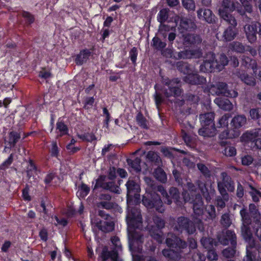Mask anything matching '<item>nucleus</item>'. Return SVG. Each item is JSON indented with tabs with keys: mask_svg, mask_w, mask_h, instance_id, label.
I'll list each match as a JSON object with an SVG mask.
<instances>
[{
	"mask_svg": "<svg viewBox=\"0 0 261 261\" xmlns=\"http://www.w3.org/2000/svg\"><path fill=\"white\" fill-rule=\"evenodd\" d=\"M197 228L200 231L204 230L203 223L200 219L192 221L185 216H180L177 218L174 229L180 233L185 232L189 235L195 233Z\"/></svg>",
	"mask_w": 261,
	"mask_h": 261,
	"instance_id": "1",
	"label": "nucleus"
},
{
	"mask_svg": "<svg viewBox=\"0 0 261 261\" xmlns=\"http://www.w3.org/2000/svg\"><path fill=\"white\" fill-rule=\"evenodd\" d=\"M202 127L198 130V134L204 137H212L216 134L217 129L214 123L215 113L208 112L200 115Z\"/></svg>",
	"mask_w": 261,
	"mask_h": 261,
	"instance_id": "2",
	"label": "nucleus"
},
{
	"mask_svg": "<svg viewBox=\"0 0 261 261\" xmlns=\"http://www.w3.org/2000/svg\"><path fill=\"white\" fill-rule=\"evenodd\" d=\"M142 203L148 209L155 210L159 213H163L165 210L160 196L153 191H146L143 195Z\"/></svg>",
	"mask_w": 261,
	"mask_h": 261,
	"instance_id": "3",
	"label": "nucleus"
},
{
	"mask_svg": "<svg viewBox=\"0 0 261 261\" xmlns=\"http://www.w3.org/2000/svg\"><path fill=\"white\" fill-rule=\"evenodd\" d=\"M220 17L229 25L223 32L222 40L225 42L231 41L234 39L239 34V30L237 28V20L233 16H228L226 13L223 11L220 12Z\"/></svg>",
	"mask_w": 261,
	"mask_h": 261,
	"instance_id": "4",
	"label": "nucleus"
},
{
	"mask_svg": "<svg viewBox=\"0 0 261 261\" xmlns=\"http://www.w3.org/2000/svg\"><path fill=\"white\" fill-rule=\"evenodd\" d=\"M158 191L161 193L165 204L170 205L174 202L177 206H180L182 205L183 203L181 200L180 193L177 188L172 187L167 192L163 186H159Z\"/></svg>",
	"mask_w": 261,
	"mask_h": 261,
	"instance_id": "5",
	"label": "nucleus"
},
{
	"mask_svg": "<svg viewBox=\"0 0 261 261\" xmlns=\"http://www.w3.org/2000/svg\"><path fill=\"white\" fill-rule=\"evenodd\" d=\"M208 92L213 95H222L230 98H235L238 95L236 90L229 89L227 84L222 82H217L215 85H211Z\"/></svg>",
	"mask_w": 261,
	"mask_h": 261,
	"instance_id": "6",
	"label": "nucleus"
},
{
	"mask_svg": "<svg viewBox=\"0 0 261 261\" xmlns=\"http://www.w3.org/2000/svg\"><path fill=\"white\" fill-rule=\"evenodd\" d=\"M180 82V80L177 78L166 80L164 81V85L167 87H164L163 89V93L165 97L169 98L171 96L175 97L180 96L183 90L179 85Z\"/></svg>",
	"mask_w": 261,
	"mask_h": 261,
	"instance_id": "7",
	"label": "nucleus"
},
{
	"mask_svg": "<svg viewBox=\"0 0 261 261\" xmlns=\"http://www.w3.org/2000/svg\"><path fill=\"white\" fill-rule=\"evenodd\" d=\"M185 203L189 202L193 204V209L196 215H200L203 213V202L200 194L190 195L187 191L182 193Z\"/></svg>",
	"mask_w": 261,
	"mask_h": 261,
	"instance_id": "8",
	"label": "nucleus"
},
{
	"mask_svg": "<svg viewBox=\"0 0 261 261\" xmlns=\"http://www.w3.org/2000/svg\"><path fill=\"white\" fill-rule=\"evenodd\" d=\"M236 10L242 16L243 19L246 18L247 21L250 19L245 14V12L243 10L242 6L239 3L237 2L234 3L231 0H223L222 8H220L219 10V15L220 16V12L223 11L225 12L228 16H232L230 14V12Z\"/></svg>",
	"mask_w": 261,
	"mask_h": 261,
	"instance_id": "9",
	"label": "nucleus"
},
{
	"mask_svg": "<svg viewBox=\"0 0 261 261\" xmlns=\"http://www.w3.org/2000/svg\"><path fill=\"white\" fill-rule=\"evenodd\" d=\"M173 21L181 34L186 31L194 30L196 28L195 23L192 19L186 17L176 15L173 17Z\"/></svg>",
	"mask_w": 261,
	"mask_h": 261,
	"instance_id": "10",
	"label": "nucleus"
},
{
	"mask_svg": "<svg viewBox=\"0 0 261 261\" xmlns=\"http://www.w3.org/2000/svg\"><path fill=\"white\" fill-rule=\"evenodd\" d=\"M245 35L248 42L251 44L257 40V34L261 35V21H253L244 27Z\"/></svg>",
	"mask_w": 261,
	"mask_h": 261,
	"instance_id": "11",
	"label": "nucleus"
},
{
	"mask_svg": "<svg viewBox=\"0 0 261 261\" xmlns=\"http://www.w3.org/2000/svg\"><path fill=\"white\" fill-rule=\"evenodd\" d=\"M241 139L248 144L252 150L259 149L261 150V138L259 137L258 130L247 132L243 134Z\"/></svg>",
	"mask_w": 261,
	"mask_h": 261,
	"instance_id": "12",
	"label": "nucleus"
},
{
	"mask_svg": "<svg viewBox=\"0 0 261 261\" xmlns=\"http://www.w3.org/2000/svg\"><path fill=\"white\" fill-rule=\"evenodd\" d=\"M22 132L21 128L17 130L11 129L9 130L7 137L5 139V143L7 145L4 148L5 152H7V149L15 147L17 143L21 140Z\"/></svg>",
	"mask_w": 261,
	"mask_h": 261,
	"instance_id": "13",
	"label": "nucleus"
},
{
	"mask_svg": "<svg viewBox=\"0 0 261 261\" xmlns=\"http://www.w3.org/2000/svg\"><path fill=\"white\" fill-rule=\"evenodd\" d=\"M187 188L188 190L191 193H196L197 189H198L203 198H204L207 202H209L211 200V197L208 192V189L206 187L205 183L200 180H197L196 181V185L192 182H187ZM192 194H191L192 195Z\"/></svg>",
	"mask_w": 261,
	"mask_h": 261,
	"instance_id": "14",
	"label": "nucleus"
},
{
	"mask_svg": "<svg viewBox=\"0 0 261 261\" xmlns=\"http://www.w3.org/2000/svg\"><path fill=\"white\" fill-rule=\"evenodd\" d=\"M166 244L170 248L174 249L176 251L186 248L187 243L174 234H169L166 239Z\"/></svg>",
	"mask_w": 261,
	"mask_h": 261,
	"instance_id": "15",
	"label": "nucleus"
},
{
	"mask_svg": "<svg viewBox=\"0 0 261 261\" xmlns=\"http://www.w3.org/2000/svg\"><path fill=\"white\" fill-rule=\"evenodd\" d=\"M210 59L203 61L200 66V71L202 72L209 73L218 72L217 65H218L217 59H216L215 55L214 53L210 54Z\"/></svg>",
	"mask_w": 261,
	"mask_h": 261,
	"instance_id": "16",
	"label": "nucleus"
},
{
	"mask_svg": "<svg viewBox=\"0 0 261 261\" xmlns=\"http://www.w3.org/2000/svg\"><path fill=\"white\" fill-rule=\"evenodd\" d=\"M201 56L202 53L199 49H184L180 51L175 52L173 54V58L175 60L199 58Z\"/></svg>",
	"mask_w": 261,
	"mask_h": 261,
	"instance_id": "17",
	"label": "nucleus"
},
{
	"mask_svg": "<svg viewBox=\"0 0 261 261\" xmlns=\"http://www.w3.org/2000/svg\"><path fill=\"white\" fill-rule=\"evenodd\" d=\"M197 14L200 20L204 21L209 24H214L216 22L217 17L212 11L209 9L199 8L197 11Z\"/></svg>",
	"mask_w": 261,
	"mask_h": 261,
	"instance_id": "18",
	"label": "nucleus"
},
{
	"mask_svg": "<svg viewBox=\"0 0 261 261\" xmlns=\"http://www.w3.org/2000/svg\"><path fill=\"white\" fill-rule=\"evenodd\" d=\"M119 253L115 249L112 248L109 250L108 247L105 246L102 249L100 257L101 261H108V259H110L111 261H118Z\"/></svg>",
	"mask_w": 261,
	"mask_h": 261,
	"instance_id": "19",
	"label": "nucleus"
},
{
	"mask_svg": "<svg viewBox=\"0 0 261 261\" xmlns=\"http://www.w3.org/2000/svg\"><path fill=\"white\" fill-rule=\"evenodd\" d=\"M125 186L127 190V199L140 195L139 193L141 191L140 186L135 180L129 178Z\"/></svg>",
	"mask_w": 261,
	"mask_h": 261,
	"instance_id": "20",
	"label": "nucleus"
},
{
	"mask_svg": "<svg viewBox=\"0 0 261 261\" xmlns=\"http://www.w3.org/2000/svg\"><path fill=\"white\" fill-rule=\"evenodd\" d=\"M183 80L186 83L193 85H203L206 81L205 77L197 73H193V71L186 75Z\"/></svg>",
	"mask_w": 261,
	"mask_h": 261,
	"instance_id": "21",
	"label": "nucleus"
},
{
	"mask_svg": "<svg viewBox=\"0 0 261 261\" xmlns=\"http://www.w3.org/2000/svg\"><path fill=\"white\" fill-rule=\"evenodd\" d=\"M218 239L221 244L226 245L230 243L232 246H237V236L232 230H227L225 235L223 237L219 238Z\"/></svg>",
	"mask_w": 261,
	"mask_h": 261,
	"instance_id": "22",
	"label": "nucleus"
},
{
	"mask_svg": "<svg viewBox=\"0 0 261 261\" xmlns=\"http://www.w3.org/2000/svg\"><path fill=\"white\" fill-rule=\"evenodd\" d=\"M169 10L168 8H163L160 10L157 15V20L160 23L161 31L164 30L165 31H169V27L165 24L169 18Z\"/></svg>",
	"mask_w": 261,
	"mask_h": 261,
	"instance_id": "23",
	"label": "nucleus"
},
{
	"mask_svg": "<svg viewBox=\"0 0 261 261\" xmlns=\"http://www.w3.org/2000/svg\"><path fill=\"white\" fill-rule=\"evenodd\" d=\"M202 39L200 35L195 34H187L184 36V44L190 47L197 46L201 44Z\"/></svg>",
	"mask_w": 261,
	"mask_h": 261,
	"instance_id": "24",
	"label": "nucleus"
},
{
	"mask_svg": "<svg viewBox=\"0 0 261 261\" xmlns=\"http://www.w3.org/2000/svg\"><path fill=\"white\" fill-rule=\"evenodd\" d=\"M92 52L89 49L85 48L80 50L75 58V63L78 66L82 65L86 63L91 56Z\"/></svg>",
	"mask_w": 261,
	"mask_h": 261,
	"instance_id": "25",
	"label": "nucleus"
},
{
	"mask_svg": "<svg viewBox=\"0 0 261 261\" xmlns=\"http://www.w3.org/2000/svg\"><path fill=\"white\" fill-rule=\"evenodd\" d=\"M96 226L101 231L108 233L112 231L114 229L115 224L110 219L109 220H100L97 222Z\"/></svg>",
	"mask_w": 261,
	"mask_h": 261,
	"instance_id": "26",
	"label": "nucleus"
},
{
	"mask_svg": "<svg viewBox=\"0 0 261 261\" xmlns=\"http://www.w3.org/2000/svg\"><path fill=\"white\" fill-rule=\"evenodd\" d=\"M246 122V118L244 115L236 116L231 121V128L233 130L240 131L239 128L242 127Z\"/></svg>",
	"mask_w": 261,
	"mask_h": 261,
	"instance_id": "27",
	"label": "nucleus"
},
{
	"mask_svg": "<svg viewBox=\"0 0 261 261\" xmlns=\"http://www.w3.org/2000/svg\"><path fill=\"white\" fill-rule=\"evenodd\" d=\"M220 145L224 147L222 150V153L226 156L232 157L236 155L237 150L234 147L232 146L227 141H221L219 143Z\"/></svg>",
	"mask_w": 261,
	"mask_h": 261,
	"instance_id": "28",
	"label": "nucleus"
},
{
	"mask_svg": "<svg viewBox=\"0 0 261 261\" xmlns=\"http://www.w3.org/2000/svg\"><path fill=\"white\" fill-rule=\"evenodd\" d=\"M240 135V131L233 130L231 128L230 129L227 128L220 134L219 138L220 140H222L221 141H226L225 140L227 139L237 138Z\"/></svg>",
	"mask_w": 261,
	"mask_h": 261,
	"instance_id": "29",
	"label": "nucleus"
},
{
	"mask_svg": "<svg viewBox=\"0 0 261 261\" xmlns=\"http://www.w3.org/2000/svg\"><path fill=\"white\" fill-rule=\"evenodd\" d=\"M242 65L248 69H251L253 73H256L258 70V65L256 61L248 57L242 59Z\"/></svg>",
	"mask_w": 261,
	"mask_h": 261,
	"instance_id": "30",
	"label": "nucleus"
},
{
	"mask_svg": "<svg viewBox=\"0 0 261 261\" xmlns=\"http://www.w3.org/2000/svg\"><path fill=\"white\" fill-rule=\"evenodd\" d=\"M241 234L246 242H253V235L251 230L250 225L242 224Z\"/></svg>",
	"mask_w": 261,
	"mask_h": 261,
	"instance_id": "31",
	"label": "nucleus"
},
{
	"mask_svg": "<svg viewBox=\"0 0 261 261\" xmlns=\"http://www.w3.org/2000/svg\"><path fill=\"white\" fill-rule=\"evenodd\" d=\"M215 103L221 109L225 111H230L232 109V105L230 100L224 98H217Z\"/></svg>",
	"mask_w": 261,
	"mask_h": 261,
	"instance_id": "32",
	"label": "nucleus"
},
{
	"mask_svg": "<svg viewBox=\"0 0 261 261\" xmlns=\"http://www.w3.org/2000/svg\"><path fill=\"white\" fill-rule=\"evenodd\" d=\"M176 67L179 71L183 73L186 75H188L193 71L191 65L187 62L184 61L177 62L176 63Z\"/></svg>",
	"mask_w": 261,
	"mask_h": 261,
	"instance_id": "33",
	"label": "nucleus"
},
{
	"mask_svg": "<svg viewBox=\"0 0 261 261\" xmlns=\"http://www.w3.org/2000/svg\"><path fill=\"white\" fill-rule=\"evenodd\" d=\"M126 220L128 227L130 229H136L138 228L140 225L142 223V218L141 215H138L136 218H126Z\"/></svg>",
	"mask_w": 261,
	"mask_h": 261,
	"instance_id": "34",
	"label": "nucleus"
},
{
	"mask_svg": "<svg viewBox=\"0 0 261 261\" xmlns=\"http://www.w3.org/2000/svg\"><path fill=\"white\" fill-rule=\"evenodd\" d=\"M249 212L252 214V216H253V222H254L255 224L257 225V226H258V225H260V215L254 204L251 203L249 204Z\"/></svg>",
	"mask_w": 261,
	"mask_h": 261,
	"instance_id": "35",
	"label": "nucleus"
},
{
	"mask_svg": "<svg viewBox=\"0 0 261 261\" xmlns=\"http://www.w3.org/2000/svg\"><path fill=\"white\" fill-rule=\"evenodd\" d=\"M240 214L242 224L250 225L252 222H253L252 214L248 211L246 208L243 207L240 212Z\"/></svg>",
	"mask_w": 261,
	"mask_h": 261,
	"instance_id": "36",
	"label": "nucleus"
},
{
	"mask_svg": "<svg viewBox=\"0 0 261 261\" xmlns=\"http://www.w3.org/2000/svg\"><path fill=\"white\" fill-rule=\"evenodd\" d=\"M222 182L226 185L225 186L229 192H233L234 190V182L231 180V177L227 175L225 172H222L221 174Z\"/></svg>",
	"mask_w": 261,
	"mask_h": 261,
	"instance_id": "37",
	"label": "nucleus"
},
{
	"mask_svg": "<svg viewBox=\"0 0 261 261\" xmlns=\"http://www.w3.org/2000/svg\"><path fill=\"white\" fill-rule=\"evenodd\" d=\"M126 162L130 168L133 169L136 172L141 171V160L139 157H136L134 159H127Z\"/></svg>",
	"mask_w": 261,
	"mask_h": 261,
	"instance_id": "38",
	"label": "nucleus"
},
{
	"mask_svg": "<svg viewBox=\"0 0 261 261\" xmlns=\"http://www.w3.org/2000/svg\"><path fill=\"white\" fill-rule=\"evenodd\" d=\"M56 130L60 133L59 137H61L68 134L69 129L67 125L65 124L63 120H60V118L56 123Z\"/></svg>",
	"mask_w": 261,
	"mask_h": 261,
	"instance_id": "39",
	"label": "nucleus"
},
{
	"mask_svg": "<svg viewBox=\"0 0 261 261\" xmlns=\"http://www.w3.org/2000/svg\"><path fill=\"white\" fill-rule=\"evenodd\" d=\"M153 176L156 179L162 183H165L167 181V175L164 170L161 167H158L154 170Z\"/></svg>",
	"mask_w": 261,
	"mask_h": 261,
	"instance_id": "40",
	"label": "nucleus"
},
{
	"mask_svg": "<svg viewBox=\"0 0 261 261\" xmlns=\"http://www.w3.org/2000/svg\"><path fill=\"white\" fill-rule=\"evenodd\" d=\"M240 77L242 81L248 86H254L256 85L255 79L247 73L244 72L241 73Z\"/></svg>",
	"mask_w": 261,
	"mask_h": 261,
	"instance_id": "41",
	"label": "nucleus"
},
{
	"mask_svg": "<svg viewBox=\"0 0 261 261\" xmlns=\"http://www.w3.org/2000/svg\"><path fill=\"white\" fill-rule=\"evenodd\" d=\"M104 190L109 191L110 192L116 194H120L121 189L120 187L117 185L115 181L107 182L105 184Z\"/></svg>",
	"mask_w": 261,
	"mask_h": 261,
	"instance_id": "42",
	"label": "nucleus"
},
{
	"mask_svg": "<svg viewBox=\"0 0 261 261\" xmlns=\"http://www.w3.org/2000/svg\"><path fill=\"white\" fill-rule=\"evenodd\" d=\"M200 242L202 246L207 249H212L214 245H217L216 242L211 238L202 237L200 240Z\"/></svg>",
	"mask_w": 261,
	"mask_h": 261,
	"instance_id": "43",
	"label": "nucleus"
},
{
	"mask_svg": "<svg viewBox=\"0 0 261 261\" xmlns=\"http://www.w3.org/2000/svg\"><path fill=\"white\" fill-rule=\"evenodd\" d=\"M229 48L232 51L239 53H243L246 50L245 46L238 41H233L229 45Z\"/></svg>",
	"mask_w": 261,
	"mask_h": 261,
	"instance_id": "44",
	"label": "nucleus"
},
{
	"mask_svg": "<svg viewBox=\"0 0 261 261\" xmlns=\"http://www.w3.org/2000/svg\"><path fill=\"white\" fill-rule=\"evenodd\" d=\"M151 45L156 50H162L166 47L167 44L166 42L161 41L158 37L155 36L152 38Z\"/></svg>",
	"mask_w": 261,
	"mask_h": 261,
	"instance_id": "45",
	"label": "nucleus"
},
{
	"mask_svg": "<svg viewBox=\"0 0 261 261\" xmlns=\"http://www.w3.org/2000/svg\"><path fill=\"white\" fill-rule=\"evenodd\" d=\"M136 121L137 124L142 128L147 129L149 128L147 121L141 112H139L137 114L136 116Z\"/></svg>",
	"mask_w": 261,
	"mask_h": 261,
	"instance_id": "46",
	"label": "nucleus"
},
{
	"mask_svg": "<svg viewBox=\"0 0 261 261\" xmlns=\"http://www.w3.org/2000/svg\"><path fill=\"white\" fill-rule=\"evenodd\" d=\"M183 7L189 13H192L195 10V3L194 0H181Z\"/></svg>",
	"mask_w": 261,
	"mask_h": 261,
	"instance_id": "47",
	"label": "nucleus"
},
{
	"mask_svg": "<svg viewBox=\"0 0 261 261\" xmlns=\"http://www.w3.org/2000/svg\"><path fill=\"white\" fill-rule=\"evenodd\" d=\"M250 116L251 119L256 121L259 125L260 120H261V108H253L250 109Z\"/></svg>",
	"mask_w": 261,
	"mask_h": 261,
	"instance_id": "48",
	"label": "nucleus"
},
{
	"mask_svg": "<svg viewBox=\"0 0 261 261\" xmlns=\"http://www.w3.org/2000/svg\"><path fill=\"white\" fill-rule=\"evenodd\" d=\"M217 61L218 65H217V71H218V72L222 70L224 68V66L227 65L228 63V58L224 54H222L220 55Z\"/></svg>",
	"mask_w": 261,
	"mask_h": 261,
	"instance_id": "49",
	"label": "nucleus"
},
{
	"mask_svg": "<svg viewBox=\"0 0 261 261\" xmlns=\"http://www.w3.org/2000/svg\"><path fill=\"white\" fill-rule=\"evenodd\" d=\"M60 151V149L58 146L57 142L53 141L51 143V148L49 150L50 156L53 158L58 159Z\"/></svg>",
	"mask_w": 261,
	"mask_h": 261,
	"instance_id": "50",
	"label": "nucleus"
},
{
	"mask_svg": "<svg viewBox=\"0 0 261 261\" xmlns=\"http://www.w3.org/2000/svg\"><path fill=\"white\" fill-rule=\"evenodd\" d=\"M90 191V187L84 183H82L79 187V191L77 194L82 198H85L89 193Z\"/></svg>",
	"mask_w": 261,
	"mask_h": 261,
	"instance_id": "51",
	"label": "nucleus"
},
{
	"mask_svg": "<svg viewBox=\"0 0 261 261\" xmlns=\"http://www.w3.org/2000/svg\"><path fill=\"white\" fill-rule=\"evenodd\" d=\"M129 241L130 242H143V236L136 229H132V231L129 232Z\"/></svg>",
	"mask_w": 261,
	"mask_h": 261,
	"instance_id": "52",
	"label": "nucleus"
},
{
	"mask_svg": "<svg viewBox=\"0 0 261 261\" xmlns=\"http://www.w3.org/2000/svg\"><path fill=\"white\" fill-rule=\"evenodd\" d=\"M236 246L228 247L224 249L222 251L223 255L226 258L233 257L236 253Z\"/></svg>",
	"mask_w": 261,
	"mask_h": 261,
	"instance_id": "53",
	"label": "nucleus"
},
{
	"mask_svg": "<svg viewBox=\"0 0 261 261\" xmlns=\"http://www.w3.org/2000/svg\"><path fill=\"white\" fill-rule=\"evenodd\" d=\"M111 242L112 243L113 247V249H115L117 251L121 252L122 250V245L120 242V239L117 236H113L111 238Z\"/></svg>",
	"mask_w": 261,
	"mask_h": 261,
	"instance_id": "54",
	"label": "nucleus"
},
{
	"mask_svg": "<svg viewBox=\"0 0 261 261\" xmlns=\"http://www.w3.org/2000/svg\"><path fill=\"white\" fill-rule=\"evenodd\" d=\"M106 179V176L105 175H100L99 176L98 178L96 180V183L94 186L93 190H96L99 188L103 189H105V184L107 182H105Z\"/></svg>",
	"mask_w": 261,
	"mask_h": 261,
	"instance_id": "55",
	"label": "nucleus"
},
{
	"mask_svg": "<svg viewBox=\"0 0 261 261\" xmlns=\"http://www.w3.org/2000/svg\"><path fill=\"white\" fill-rule=\"evenodd\" d=\"M163 255L166 258L174 260L176 257V252L173 250V249H164L162 251Z\"/></svg>",
	"mask_w": 261,
	"mask_h": 261,
	"instance_id": "56",
	"label": "nucleus"
},
{
	"mask_svg": "<svg viewBox=\"0 0 261 261\" xmlns=\"http://www.w3.org/2000/svg\"><path fill=\"white\" fill-rule=\"evenodd\" d=\"M14 160V153H11L7 159L0 165V170H6L12 164Z\"/></svg>",
	"mask_w": 261,
	"mask_h": 261,
	"instance_id": "57",
	"label": "nucleus"
},
{
	"mask_svg": "<svg viewBox=\"0 0 261 261\" xmlns=\"http://www.w3.org/2000/svg\"><path fill=\"white\" fill-rule=\"evenodd\" d=\"M197 167L198 170L205 178H209L211 177V171L204 164L202 163H198L197 164Z\"/></svg>",
	"mask_w": 261,
	"mask_h": 261,
	"instance_id": "58",
	"label": "nucleus"
},
{
	"mask_svg": "<svg viewBox=\"0 0 261 261\" xmlns=\"http://www.w3.org/2000/svg\"><path fill=\"white\" fill-rule=\"evenodd\" d=\"M138 55V51L136 47H133L129 51V57L134 66L137 65Z\"/></svg>",
	"mask_w": 261,
	"mask_h": 261,
	"instance_id": "59",
	"label": "nucleus"
},
{
	"mask_svg": "<svg viewBox=\"0 0 261 261\" xmlns=\"http://www.w3.org/2000/svg\"><path fill=\"white\" fill-rule=\"evenodd\" d=\"M28 163L29 167L27 170V176L30 178L33 175L32 172L37 170V167L34 162V161L31 159L29 160Z\"/></svg>",
	"mask_w": 261,
	"mask_h": 261,
	"instance_id": "60",
	"label": "nucleus"
},
{
	"mask_svg": "<svg viewBox=\"0 0 261 261\" xmlns=\"http://www.w3.org/2000/svg\"><path fill=\"white\" fill-rule=\"evenodd\" d=\"M146 157L151 162L159 163L161 161V158L158 154L152 151L148 152Z\"/></svg>",
	"mask_w": 261,
	"mask_h": 261,
	"instance_id": "61",
	"label": "nucleus"
},
{
	"mask_svg": "<svg viewBox=\"0 0 261 261\" xmlns=\"http://www.w3.org/2000/svg\"><path fill=\"white\" fill-rule=\"evenodd\" d=\"M160 230H157L156 231L150 230V233L151 238L156 241L159 244H161L163 241V237L161 233Z\"/></svg>",
	"mask_w": 261,
	"mask_h": 261,
	"instance_id": "62",
	"label": "nucleus"
},
{
	"mask_svg": "<svg viewBox=\"0 0 261 261\" xmlns=\"http://www.w3.org/2000/svg\"><path fill=\"white\" fill-rule=\"evenodd\" d=\"M22 16L25 19L27 25H30L35 21L34 16L29 12L23 11L22 13Z\"/></svg>",
	"mask_w": 261,
	"mask_h": 261,
	"instance_id": "63",
	"label": "nucleus"
},
{
	"mask_svg": "<svg viewBox=\"0 0 261 261\" xmlns=\"http://www.w3.org/2000/svg\"><path fill=\"white\" fill-rule=\"evenodd\" d=\"M205 255L198 250L193 253L191 257V261H205Z\"/></svg>",
	"mask_w": 261,
	"mask_h": 261,
	"instance_id": "64",
	"label": "nucleus"
}]
</instances>
